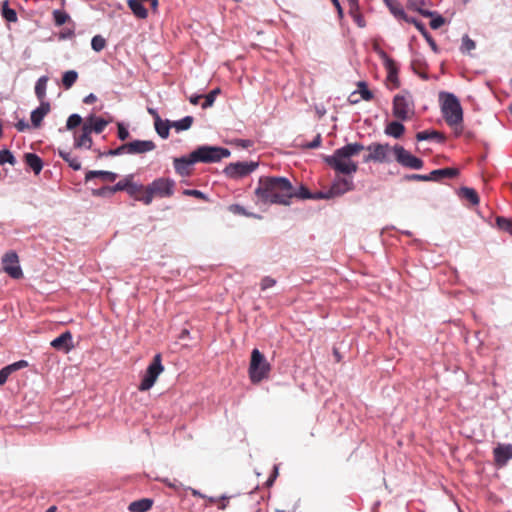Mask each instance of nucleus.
Returning <instances> with one entry per match:
<instances>
[{
  "label": "nucleus",
  "mask_w": 512,
  "mask_h": 512,
  "mask_svg": "<svg viewBox=\"0 0 512 512\" xmlns=\"http://www.w3.org/2000/svg\"><path fill=\"white\" fill-rule=\"evenodd\" d=\"M393 154L395 160L405 168L419 170L424 165L421 158L412 155L401 145L396 144L393 146Z\"/></svg>",
  "instance_id": "obj_10"
},
{
  "label": "nucleus",
  "mask_w": 512,
  "mask_h": 512,
  "mask_svg": "<svg viewBox=\"0 0 512 512\" xmlns=\"http://www.w3.org/2000/svg\"><path fill=\"white\" fill-rule=\"evenodd\" d=\"M321 142H322L321 135L317 134V136L310 143H308L306 145V147L309 149H315V148L320 147Z\"/></svg>",
  "instance_id": "obj_60"
},
{
  "label": "nucleus",
  "mask_w": 512,
  "mask_h": 512,
  "mask_svg": "<svg viewBox=\"0 0 512 512\" xmlns=\"http://www.w3.org/2000/svg\"><path fill=\"white\" fill-rule=\"evenodd\" d=\"M92 195L96 197H109L113 195V191L111 190V186H103L98 189H93Z\"/></svg>",
  "instance_id": "obj_50"
},
{
  "label": "nucleus",
  "mask_w": 512,
  "mask_h": 512,
  "mask_svg": "<svg viewBox=\"0 0 512 512\" xmlns=\"http://www.w3.org/2000/svg\"><path fill=\"white\" fill-rule=\"evenodd\" d=\"M459 170L457 168H442L431 171L429 181H440L442 178H455L458 176Z\"/></svg>",
  "instance_id": "obj_21"
},
{
  "label": "nucleus",
  "mask_w": 512,
  "mask_h": 512,
  "mask_svg": "<svg viewBox=\"0 0 512 512\" xmlns=\"http://www.w3.org/2000/svg\"><path fill=\"white\" fill-rule=\"evenodd\" d=\"M417 141L435 140L438 143L445 141V136L436 130H424L416 134Z\"/></svg>",
  "instance_id": "obj_25"
},
{
  "label": "nucleus",
  "mask_w": 512,
  "mask_h": 512,
  "mask_svg": "<svg viewBox=\"0 0 512 512\" xmlns=\"http://www.w3.org/2000/svg\"><path fill=\"white\" fill-rule=\"evenodd\" d=\"M164 370L161 354H156L148 365L139 385L140 391H147L153 387L158 376Z\"/></svg>",
  "instance_id": "obj_9"
},
{
  "label": "nucleus",
  "mask_w": 512,
  "mask_h": 512,
  "mask_svg": "<svg viewBox=\"0 0 512 512\" xmlns=\"http://www.w3.org/2000/svg\"><path fill=\"white\" fill-rule=\"evenodd\" d=\"M496 224L500 230L512 235V219L503 216H498L496 218Z\"/></svg>",
  "instance_id": "obj_41"
},
{
  "label": "nucleus",
  "mask_w": 512,
  "mask_h": 512,
  "mask_svg": "<svg viewBox=\"0 0 512 512\" xmlns=\"http://www.w3.org/2000/svg\"><path fill=\"white\" fill-rule=\"evenodd\" d=\"M118 132L117 136L121 141H125L129 137V131L123 123L117 124Z\"/></svg>",
  "instance_id": "obj_54"
},
{
  "label": "nucleus",
  "mask_w": 512,
  "mask_h": 512,
  "mask_svg": "<svg viewBox=\"0 0 512 512\" xmlns=\"http://www.w3.org/2000/svg\"><path fill=\"white\" fill-rule=\"evenodd\" d=\"M52 14L53 21L56 26H62L63 24H68L70 21H72L70 15L64 10L56 9Z\"/></svg>",
  "instance_id": "obj_34"
},
{
  "label": "nucleus",
  "mask_w": 512,
  "mask_h": 512,
  "mask_svg": "<svg viewBox=\"0 0 512 512\" xmlns=\"http://www.w3.org/2000/svg\"><path fill=\"white\" fill-rule=\"evenodd\" d=\"M144 190V187L143 185L141 184H137V183H133L132 182V179H129V182H128V186L126 188V191L127 193L130 195V196H134L136 199H137V194Z\"/></svg>",
  "instance_id": "obj_48"
},
{
  "label": "nucleus",
  "mask_w": 512,
  "mask_h": 512,
  "mask_svg": "<svg viewBox=\"0 0 512 512\" xmlns=\"http://www.w3.org/2000/svg\"><path fill=\"white\" fill-rule=\"evenodd\" d=\"M174 189V180L160 177L148 184L141 197H137V200L143 202L145 205H149L152 203L155 196L160 198L171 197L174 194Z\"/></svg>",
  "instance_id": "obj_3"
},
{
  "label": "nucleus",
  "mask_w": 512,
  "mask_h": 512,
  "mask_svg": "<svg viewBox=\"0 0 512 512\" xmlns=\"http://www.w3.org/2000/svg\"><path fill=\"white\" fill-rule=\"evenodd\" d=\"M51 347L56 350L69 352L73 348L72 334L70 331H65L50 343Z\"/></svg>",
  "instance_id": "obj_16"
},
{
  "label": "nucleus",
  "mask_w": 512,
  "mask_h": 512,
  "mask_svg": "<svg viewBox=\"0 0 512 512\" xmlns=\"http://www.w3.org/2000/svg\"><path fill=\"white\" fill-rule=\"evenodd\" d=\"M230 155L229 149L218 146L203 145L192 151V157L195 158L196 163H216Z\"/></svg>",
  "instance_id": "obj_6"
},
{
  "label": "nucleus",
  "mask_w": 512,
  "mask_h": 512,
  "mask_svg": "<svg viewBox=\"0 0 512 512\" xmlns=\"http://www.w3.org/2000/svg\"><path fill=\"white\" fill-rule=\"evenodd\" d=\"M351 18L357 24L358 27L364 28L366 26V21H365L363 15L361 13L357 14V15H354Z\"/></svg>",
  "instance_id": "obj_61"
},
{
  "label": "nucleus",
  "mask_w": 512,
  "mask_h": 512,
  "mask_svg": "<svg viewBox=\"0 0 512 512\" xmlns=\"http://www.w3.org/2000/svg\"><path fill=\"white\" fill-rule=\"evenodd\" d=\"M128 6L136 17L140 19L147 18L148 11L139 0H129Z\"/></svg>",
  "instance_id": "obj_29"
},
{
  "label": "nucleus",
  "mask_w": 512,
  "mask_h": 512,
  "mask_svg": "<svg viewBox=\"0 0 512 512\" xmlns=\"http://www.w3.org/2000/svg\"><path fill=\"white\" fill-rule=\"evenodd\" d=\"M118 175L115 172L104 171V170H90L85 175V182H88L94 178H101L104 181L113 182L116 180Z\"/></svg>",
  "instance_id": "obj_22"
},
{
  "label": "nucleus",
  "mask_w": 512,
  "mask_h": 512,
  "mask_svg": "<svg viewBox=\"0 0 512 512\" xmlns=\"http://www.w3.org/2000/svg\"><path fill=\"white\" fill-rule=\"evenodd\" d=\"M229 210L232 212V213H235V214H240V215H246L248 216L249 214L246 212L245 208L239 204H232L229 206Z\"/></svg>",
  "instance_id": "obj_59"
},
{
  "label": "nucleus",
  "mask_w": 512,
  "mask_h": 512,
  "mask_svg": "<svg viewBox=\"0 0 512 512\" xmlns=\"http://www.w3.org/2000/svg\"><path fill=\"white\" fill-rule=\"evenodd\" d=\"M26 165L36 174H40L43 169L42 159L35 153H26L24 155Z\"/></svg>",
  "instance_id": "obj_23"
},
{
  "label": "nucleus",
  "mask_w": 512,
  "mask_h": 512,
  "mask_svg": "<svg viewBox=\"0 0 512 512\" xmlns=\"http://www.w3.org/2000/svg\"><path fill=\"white\" fill-rule=\"evenodd\" d=\"M11 374L12 373L7 366L0 369V385H4Z\"/></svg>",
  "instance_id": "obj_58"
},
{
  "label": "nucleus",
  "mask_w": 512,
  "mask_h": 512,
  "mask_svg": "<svg viewBox=\"0 0 512 512\" xmlns=\"http://www.w3.org/2000/svg\"><path fill=\"white\" fill-rule=\"evenodd\" d=\"M276 284V280L270 276H265L262 280H261V289L262 290H266L268 288H271L273 287L274 285Z\"/></svg>",
  "instance_id": "obj_56"
},
{
  "label": "nucleus",
  "mask_w": 512,
  "mask_h": 512,
  "mask_svg": "<svg viewBox=\"0 0 512 512\" xmlns=\"http://www.w3.org/2000/svg\"><path fill=\"white\" fill-rule=\"evenodd\" d=\"M155 130L157 134L162 139H167L169 137L170 127H172V122L169 120H162L161 117H157L156 122H154Z\"/></svg>",
  "instance_id": "obj_27"
},
{
  "label": "nucleus",
  "mask_w": 512,
  "mask_h": 512,
  "mask_svg": "<svg viewBox=\"0 0 512 512\" xmlns=\"http://www.w3.org/2000/svg\"><path fill=\"white\" fill-rule=\"evenodd\" d=\"M354 189V182L350 178L336 177L330 187V195L340 196Z\"/></svg>",
  "instance_id": "obj_15"
},
{
  "label": "nucleus",
  "mask_w": 512,
  "mask_h": 512,
  "mask_svg": "<svg viewBox=\"0 0 512 512\" xmlns=\"http://www.w3.org/2000/svg\"><path fill=\"white\" fill-rule=\"evenodd\" d=\"M153 503L154 501L151 498H142L131 502L128 510L129 512H147L152 508Z\"/></svg>",
  "instance_id": "obj_24"
},
{
  "label": "nucleus",
  "mask_w": 512,
  "mask_h": 512,
  "mask_svg": "<svg viewBox=\"0 0 512 512\" xmlns=\"http://www.w3.org/2000/svg\"><path fill=\"white\" fill-rule=\"evenodd\" d=\"M97 153H98L99 158L107 157V156H119V155L125 154V147H124V144H122L115 149H109L104 152H101L100 150H98Z\"/></svg>",
  "instance_id": "obj_47"
},
{
  "label": "nucleus",
  "mask_w": 512,
  "mask_h": 512,
  "mask_svg": "<svg viewBox=\"0 0 512 512\" xmlns=\"http://www.w3.org/2000/svg\"><path fill=\"white\" fill-rule=\"evenodd\" d=\"M78 73L75 70L66 71L62 77V83L66 89L71 88L77 81Z\"/></svg>",
  "instance_id": "obj_38"
},
{
  "label": "nucleus",
  "mask_w": 512,
  "mask_h": 512,
  "mask_svg": "<svg viewBox=\"0 0 512 512\" xmlns=\"http://www.w3.org/2000/svg\"><path fill=\"white\" fill-rule=\"evenodd\" d=\"M81 132L82 133L79 136L74 137V147L91 149L93 141L90 129H88L87 126L82 125Z\"/></svg>",
  "instance_id": "obj_20"
},
{
  "label": "nucleus",
  "mask_w": 512,
  "mask_h": 512,
  "mask_svg": "<svg viewBox=\"0 0 512 512\" xmlns=\"http://www.w3.org/2000/svg\"><path fill=\"white\" fill-rule=\"evenodd\" d=\"M106 46V40L101 35H95L91 40V47L95 52L102 51Z\"/></svg>",
  "instance_id": "obj_44"
},
{
  "label": "nucleus",
  "mask_w": 512,
  "mask_h": 512,
  "mask_svg": "<svg viewBox=\"0 0 512 512\" xmlns=\"http://www.w3.org/2000/svg\"><path fill=\"white\" fill-rule=\"evenodd\" d=\"M183 194L186 196H192L207 201L208 197L205 193L197 189H185Z\"/></svg>",
  "instance_id": "obj_51"
},
{
  "label": "nucleus",
  "mask_w": 512,
  "mask_h": 512,
  "mask_svg": "<svg viewBox=\"0 0 512 512\" xmlns=\"http://www.w3.org/2000/svg\"><path fill=\"white\" fill-rule=\"evenodd\" d=\"M219 93H220V89L219 88H215V89L211 90L207 95L204 96L205 100L201 104V107L203 109H207V108L213 106V104L215 102V99H216V96Z\"/></svg>",
  "instance_id": "obj_42"
},
{
  "label": "nucleus",
  "mask_w": 512,
  "mask_h": 512,
  "mask_svg": "<svg viewBox=\"0 0 512 512\" xmlns=\"http://www.w3.org/2000/svg\"><path fill=\"white\" fill-rule=\"evenodd\" d=\"M445 22V19L441 15L433 16L432 20L430 21V27L432 29H439Z\"/></svg>",
  "instance_id": "obj_57"
},
{
  "label": "nucleus",
  "mask_w": 512,
  "mask_h": 512,
  "mask_svg": "<svg viewBox=\"0 0 512 512\" xmlns=\"http://www.w3.org/2000/svg\"><path fill=\"white\" fill-rule=\"evenodd\" d=\"M132 178H133V175H128L123 180L118 181L114 186H111V190L113 191V194L118 191H126L129 179H132Z\"/></svg>",
  "instance_id": "obj_49"
},
{
  "label": "nucleus",
  "mask_w": 512,
  "mask_h": 512,
  "mask_svg": "<svg viewBox=\"0 0 512 512\" xmlns=\"http://www.w3.org/2000/svg\"><path fill=\"white\" fill-rule=\"evenodd\" d=\"M476 47L475 41L472 40L468 35H464L462 37V43L460 46V51L462 53H468L472 50H474Z\"/></svg>",
  "instance_id": "obj_43"
},
{
  "label": "nucleus",
  "mask_w": 512,
  "mask_h": 512,
  "mask_svg": "<svg viewBox=\"0 0 512 512\" xmlns=\"http://www.w3.org/2000/svg\"><path fill=\"white\" fill-rule=\"evenodd\" d=\"M312 198L311 199H329V198H332L334 197L333 195H330V190L327 191V192H316V193H312Z\"/></svg>",
  "instance_id": "obj_62"
},
{
  "label": "nucleus",
  "mask_w": 512,
  "mask_h": 512,
  "mask_svg": "<svg viewBox=\"0 0 512 512\" xmlns=\"http://www.w3.org/2000/svg\"><path fill=\"white\" fill-rule=\"evenodd\" d=\"M49 78L48 76H41L35 84V95L38 98L40 102L44 101L46 97V89H47V82Z\"/></svg>",
  "instance_id": "obj_30"
},
{
  "label": "nucleus",
  "mask_w": 512,
  "mask_h": 512,
  "mask_svg": "<svg viewBox=\"0 0 512 512\" xmlns=\"http://www.w3.org/2000/svg\"><path fill=\"white\" fill-rule=\"evenodd\" d=\"M385 1L390 9V12L394 15L395 18L403 20L404 17H406L407 13L400 5H393L388 0Z\"/></svg>",
  "instance_id": "obj_46"
},
{
  "label": "nucleus",
  "mask_w": 512,
  "mask_h": 512,
  "mask_svg": "<svg viewBox=\"0 0 512 512\" xmlns=\"http://www.w3.org/2000/svg\"><path fill=\"white\" fill-rule=\"evenodd\" d=\"M15 127L16 129L19 131V132H23L25 131L26 129L29 128V124L24 120V119H20L16 124H15Z\"/></svg>",
  "instance_id": "obj_63"
},
{
  "label": "nucleus",
  "mask_w": 512,
  "mask_h": 512,
  "mask_svg": "<svg viewBox=\"0 0 512 512\" xmlns=\"http://www.w3.org/2000/svg\"><path fill=\"white\" fill-rule=\"evenodd\" d=\"M405 180L407 181H423V182H427L429 181V175L428 174H410V175H406L404 177Z\"/></svg>",
  "instance_id": "obj_53"
},
{
  "label": "nucleus",
  "mask_w": 512,
  "mask_h": 512,
  "mask_svg": "<svg viewBox=\"0 0 512 512\" xmlns=\"http://www.w3.org/2000/svg\"><path fill=\"white\" fill-rule=\"evenodd\" d=\"M194 118L192 116H185L180 120L172 122V127L177 132L188 130L193 124Z\"/></svg>",
  "instance_id": "obj_35"
},
{
  "label": "nucleus",
  "mask_w": 512,
  "mask_h": 512,
  "mask_svg": "<svg viewBox=\"0 0 512 512\" xmlns=\"http://www.w3.org/2000/svg\"><path fill=\"white\" fill-rule=\"evenodd\" d=\"M439 98L442 102L441 111L446 123L450 126L462 123L463 111L459 99L449 92H441Z\"/></svg>",
  "instance_id": "obj_4"
},
{
  "label": "nucleus",
  "mask_w": 512,
  "mask_h": 512,
  "mask_svg": "<svg viewBox=\"0 0 512 512\" xmlns=\"http://www.w3.org/2000/svg\"><path fill=\"white\" fill-rule=\"evenodd\" d=\"M271 370L270 364L264 355L257 349L251 352V361L249 366V377L253 383H259L267 378Z\"/></svg>",
  "instance_id": "obj_5"
},
{
  "label": "nucleus",
  "mask_w": 512,
  "mask_h": 512,
  "mask_svg": "<svg viewBox=\"0 0 512 512\" xmlns=\"http://www.w3.org/2000/svg\"><path fill=\"white\" fill-rule=\"evenodd\" d=\"M108 121L97 117L95 115H90L86 118L85 122L83 123V126H87L88 129H90V132H95L97 134H100L104 131L105 127L108 125Z\"/></svg>",
  "instance_id": "obj_19"
},
{
  "label": "nucleus",
  "mask_w": 512,
  "mask_h": 512,
  "mask_svg": "<svg viewBox=\"0 0 512 512\" xmlns=\"http://www.w3.org/2000/svg\"><path fill=\"white\" fill-rule=\"evenodd\" d=\"M257 167L258 162L254 161L229 163L223 173L228 178L240 179L255 171Z\"/></svg>",
  "instance_id": "obj_11"
},
{
  "label": "nucleus",
  "mask_w": 512,
  "mask_h": 512,
  "mask_svg": "<svg viewBox=\"0 0 512 512\" xmlns=\"http://www.w3.org/2000/svg\"><path fill=\"white\" fill-rule=\"evenodd\" d=\"M493 459L496 467H505L509 460H512V444L498 443L493 448Z\"/></svg>",
  "instance_id": "obj_13"
},
{
  "label": "nucleus",
  "mask_w": 512,
  "mask_h": 512,
  "mask_svg": "<svg viewBox=\"0 0 512 512\" xmlns=\"http://www.w3.org/2000/svg\"><path fill=\"white\" fill-rule=\"evenodd\" d=\"M384 132L386 135L398 139L404 134L405 127L400 121H392L387 124Z\"/></svg>",
  "instance_id": "obj_26"
},
{
  "label": "nucleus",
  "mask_w": 512,
  "mask_h": 512,
  "mask_svg": "<svg viewBox=\"0 0 512 512\" xmlns=\"http://www.w3.org/2000/svg\"><path fill=\"white\" fill-rule=\"evenodd\" d=\"M392 112L393 116L400 121L409 119L410 114L414 113V103L408 92L394 96Z\"/></svg>",
  "instance_id": "obj_7"
},
{
  "label": "nucleus",
  "mask_w": 512,
  "mask_h": 512,
  "mask_svg": "<svg viewBox=\"0 0 512 512\" xmlns=\"http://www.w3.org/2000/svg\"><path fill=\"white\" fill-rule=\"evenodd\" d=\"M81 123H82V117L77 113H73L67 119L66 129L73 130L76 127H78Z\"/></svg>",
  "instance_id": "obj_45"
},
{
  "label": "nucleus",
  "mask_w": 512,
  "mask_h": 512,
  "mask_svg": "<svg viewBox=\"0 0 512 512\" xmlns=\"http://www.w3.org/2000/svg\"><path fill=\"white\" fill-rule=\"evenodd\" d=\"M27 366H28V362L26 360H19L10 365H7V367L9 368L11 373H13L19 369L25 368Z\"/></svg>",
  "instance_id": "obj_55"
},
{
  "label": "nucleus",
  "mask_w": 512,
  "mask_h": 512,
  "mask_svg": "<svg viewBox=\"0 0 512 512\" xmlns=\"http://www.w3.org/2000/svg\"><path fill=\"white\" fill-rule=\"evenodd\" d=\"M195 158L192 157V152L189 156H182L174 159V169L176 173L181 176H188L190 174V168L195 164Z\"/></svg>",
  "instance_id": "obj_17"
},
{
  "label": "nucleus",
  "mask_w": 512,
  "mask_h": 512,
  "mask_svg": "<svg viewBox=\"0 0 512 512\" xmlns=\"http://www.w3.org/2000/svg\"><path fill=\"white\" fill-rule=\"evenodd\" d=\"M312 197V192L305 185H300L298 188L293 186L292 198L311 199Z\"/></svg>",
  "instance_id": "obj_39"
},
{
  "label": "nucleus",
  "mask_w": 512,
  "mask_h": 512,
  "mask_svg": "<svg viewBox=\"0 0 512 512\" xmlns=\"http://www.w3.org/2000/svg\"><path fill=\"white\" fill-rule=\"evenodd\" d=\"M365 149L369 151V154L363 157L364 163L376 162V163H389L391 162V153L393 152V147H391L388 143H377L373 142L368 145Z\"/></svg>",
  "instance_id": "obj_8"
},
{
  "label": "nucleus",
  "mask_w": 512,
  "mask_h": 512,
  "mask_svg": "<svg viewBox=\"0 0 512 512\" xmlns=\"http://www.w3.org/2000/svg\"><path fill=\"white\" fill-rule=\"evenodd\" d=\"M385 66L388 71L387 79L393 82L396 86H399L398 69L396 67L395 62L392 59L388 58L385 62Z\"/></svg>",
  "instance_id": "obj_32"
},
{
  "label": "nucleus",
  "mask_w": 512,
  "mask_h": 512,
  "mask_svg": "<svg viewBox=\"0 0 512 512\" xmlns=\"http://www.w3.org/2000/svg\"><path fill=\"white\" fill-rule=\"evenodd\" d=\"M7 163L14 166L17 163V160L10 150L2 149L0 150V165Z\"/></svg>",
  "instance_id": "obj_40"
},
{
  "label": "nucleus",
  "mask_w": 512,
  "mask_h": 512,
  "mask_svg": "<svg viewBox=\"0 0 512 512\" xmlns=\"http://www.w3.org/2000/svg\"><path fill=\"white\" fill-rule=\"evenodd\" d=\"M358 89L355 91L360 98L365 101H371L374 97L372 91L368 89V85L365 81H359L357 84Z\"/></svg>",
  "instance_id": "obj_36"
},
{
  "label": "nucleus",
  "mask_w": 512,
  "mask_h": 512,
  "mask_svg": "<svg viewBox=\"0 0 512 512\" xmlns=\"http://www.w3.org/2000/svg\"><path fill=\"white\" fill-rule=\"evenodd\" d=\"M125 154L138 155L153 151L156 148L152 140H133L124 143Z\"/></svg>",
  "instance_id": "obj_14"
},
{
  "label": "nucleus",
  "mask_w": 512,
  "mask_h": 512,
  "mask_svg": "<svg viewBox=\"0 0 512 512\" xmlns=\"http://www.w3.org/2000/svg\"><path fill=\"white\" fill-rule=\"evenodd\" d=\"M2 268L13 279H20L23 276L19 257L15 251H8L2 257Z\"/></svg>",
  "instance_id": "obj_12"
},
{
  "label": "nucleus",
  "mask_w": 512,
  "mask_h": 512,
  "mask_svg": "<svg viewBox=\"0 0 512 512\" xmlns=\"http://www.w3.org/2000/svg\"><path fill=\"white\" fill-rule=\"evenodd\" d=\"M414 26L422 34V36H426L428 31H427L425 25L421 21H418L417 23H415Z\"/></svg>",
  "instance_id": "obj_64"
},
{
  "label": "nucleus",
  "mask_w": 512,
  "mask_h": 512,
  "mask_svg": "<svg viewBox=\"0 0 512 512\" xmlns=\"http://www.w3.org/2000/svg\"><path fill=\"white\" fill-rule=\"evenodd\" d=\"M349 5V15L353 17L354 15L360 14V5L359 0H347Z\"/></svg>",
  "instance_id": "obj_52"
},
{
  "label": "nucleus",
  "mask_w": 512,
  "mask_h": 512,
  "mask_svg": "<svg viewBox=\"0 0 512 512\" xmlns=\"http://www.w3.org/2000/svg\"><path fill=\"white\" fill-rule=\"evenodd\" d=\"M365 146L359 142L349 143L334 151L332 155L325 157V162L336 172L352 175L358 170V164L351 157L364 150Z\"/></svg>",
  "instance_id": "obj_2"
},
{
  "label": "nucleus",
  "mask_w": 512,
  "mask_h": 512,
  "mask_svg": "<svg viewBox=\"0 0 512 512\" xmlns=\"http://www.w3.org/2000/svg\"><path fill=\"white\" fill-rule=\"evenodd\" d=\"M59 156L68 163V165L75 171H78L81 169V161L77 156H74L71 152L59 150L58 152Z\"/></svg>",
  "instance_id": "obj_28"
},
{
  "label": "nucleus",
  "mask_w": 512,
  "mask_h": 512,
  "mask_svg": "<svg viewBox=\"0 0 512 512\" xmlns=\"http://www.w3.org/2000/svg\"><path fill=\"white\" fill-rule=\"evenodd\" d=\"M1 14L2 17L8 22H16L18 20L16 11L12 8H9L7 0L2 3Z\"/></svg>",
  "instance_id": "obj_37"
},
{
  "label": "nucleus",
  "mask_w": 512,
  "mask_h": 512,
  "mask_svg": "<svg viewBox=\"0 0 512 512\" xmlns=\"http://www.w3.org/2000/svg\"><path fill=\"white\" fill-rule=\"evenodd\" d=\"M50 112V103L42 101L40 106L31 112V123L34 127H39L43 118Z\"/></svg>",
  "instance_id": "obj_18"
},
{
  "label": "nucleus",
  "mask_w": 512,
  "mask_h": 512,
  "mask_svg": "<svg viewBox=\"0 0 512 512\" xmlns=\"http://www.w3.org/2000/svg\"><path fill=\"white\" fill-rule=\"evenodd\" d=\"M75 29L76 24L74 21H70L67 26H65L59 33H58V40H69L72 39L75 36Z\"/></svg>",
  "instance_id": "obj_33"
},
{
  "label": "nucleus",
  "mask_w": 512,
  "mask_h": 512,
  "mask_svg": "<svg viewBox=\"0 0 512 512\" xmlns=\"http://www.w3.org/2000/svg\"><path fill=\"white\" fill-rule=\"evenodd\" d=\"M292 193L291 181L282 176H262L255 189L257 200L263 204L290 205Z\"/></svg>",
  "instance_id": "obj_1"
},
{
  "label": "nucleus",
  "mask_w": 512,
  "mask_h": 512,
  "mask_svg": "<svg viewBox=\"0 0 512 512\" xmlns=\"http://www.w3.org/2000/svg\"><path fill=\"white\" fill-rule=\"evenodd\" d=\"M459 195L463 198H465L466 200H468L472 205H477L479 204V196L477 194V192L475 191V189L473 188H470V187H461L460 190H459Z\"/></svg>",
  "instance_id": "obj_31"
}]
</instances>
